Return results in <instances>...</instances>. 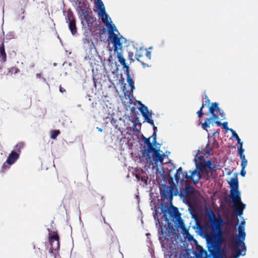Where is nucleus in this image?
Listing matches in <instances>:
<instances>
[{"instance_id": "1", "label": "nucleus", "mask_w": 258, "mask_h": 258, "mask_svg": "<svg viewBox=\"0 0 258 258\" xmlns=\"http://www.w3.org/2000/svg\"><path fill=\"white\" fill-rule=\"evenodd\" d=\"M159 190L161 199L168 200L169 202V204L162 203L160 205L161 212L167 224L166 230L168 233H176L179 229L185 228L184 221L181 218V214L178 208L173 206L172 201L174 196L166 185L161 184L159 186Z\"/></svg>"}, {"instance_id": "2", "label": "nucleus", "mask_w": 258, "mask_h": 258, "mask_svg": "<svg viewBox=\"0 0 258 258\" xmlns=\"http://www.w3.org/2000/svg\"><path fill=\"white\" fill-rule=\"evenodd\" d=\"M228 183L230 186L229 197L236 212L237 216L242 218L243 211L246 208V204L241 201V192L239 189L238 180L231 178Z\"/></svg>"}, {"instance_id": "3", "label": "nucleus", "mask_w": 258, "mask_h": 258, "mask_svg": "<svg viewBox=\"0 0 258 258\" xmlns=\"http://www.w3.org/2000/svg\"><path fill=\"white\" fill-rule=\"evenodd\" d=\"M206 216L208 219L210 225L213 230L214 235L217 239H223V226L224 221L221 216L216 218L213 212L208 206L206 208Z\"/></svg>"}, {"instance_id": "4", "label": "nucleus", "mask_w": 258, "mask_h": 258, "mask_svg": "<svg viewBox=\"0 0 258 258\" xmlns=\"http://www.w3.org/2000/svg\"><path fill=\"white\" fill-rule=\"evenodd\" d=\"M24 147V143L20 142L17 144L13 150L9 154L6 161L2 165V170H6L10 168V166L14 164L16 161L19 158L21 150Z\"/></svg>"}, {"instance_id": "5", "label": "nucleus", "mask_w": 258, "mask_h": 258, "mask_svg": "<svg viewBox=\"0 0 258 258\" xmlns=\"http://www.w3.org/2000/svg\"><path fill=\"white\" fill-rule=\"evenodd\" d=\"M159 215L160 214L157 210H155L153 213L154 219L156 221V227L158 228L159 240L162 245L164 239L170 236L171 235H174L175 233H168V231L166 230L167 227L165 226H163V223L160 221L159 218Z\"/></svg>"}, {"instance_id": "6", "label": "nucleus", "mask_w": 258, "mask_h": 258, "mask_svg": "<svg viewBox=\"0 0 258 258\" xmlns=\"http://www.w3.org/2000/svg\"><path fill=\"white\" fill-rule=\"evenodd\" d=\"M110 41L113 45L114 51L122 50V44L124 43L128 46L130 43L126 38L123 37L121 35L116 33H112L110 35Z\"/></svg>"}, {"instance_id": "7", "label": "nucleus", "mask_w": 258, "mask_h": 258, "mask_svg": "<svg viewBox=\"0 0 258 258\" xmlns=\"http://www.w3.org/2000/svg\"><path fill=\"white\" fill-rule=\"evenodd\" d=\"M66 22L68 24L70 31L72 35H75L77 32L76 20L73 13L71 12H68L66 17Z\"/></svg>"}, {"instance_id": "8", "label": "nucleus", "mask_w": 258, "mask_h": 258, "mask_svg": "<svg viewBox=\"0 0 258 258\" xmlns=\"http://www.w3.org/2000/svg\"><path fill=\"white\" fill-rule=\"evenodd\" d=\"M151 137L146 138L144 135L142 136V141L146 145L144 146L140 151L142 155V157L140 158L141 161H144V157H146V155H147V154L148 153V151L151 148V147H150V145H151Z\"/></svg>"}, {"instance_id": "9", "label": "nucleus", "mask_w": 258, "mask_h": 258, "mask_svg": "<svg viewBox=\"0 0 258 258\" xmlns=\"http://www.w3.org/2000/svg\"><path fill=\"white\" fill-rule=\"evenodd\" d=\"M238 234L236 237V242L238 244H246L245 240L246 238V233L245 231V226L238 225L237 228Z\"/></svg>"}, {"instance_id": "10", "label": "nucleus", "mask_w": 258, "mask_h": 258, "mask_svg": "<svg viewBox=\"0 0 258 258\" xmlns=\"http://www.w3.org/2000/svg\"><path fill=\"white\" fill-rule=\"evenodd\" d=\"M159 147H152L150 148V149L148 151V153L147 154V155H146V157H144V161L146 160L147 161L150 162L151 163H153L152 155H155L157 154L164 153L162 151L160 150L161 144H159Z\"/></svg>"}, {"instance_id": "11", "label": "nucleus", "mask_w": 258, "mask_h": 258, "mask_svg": "<svg viewBox=\"0 0 258 258\" xmlns=\"http://www.w3.org/2000/svg\"><path fill=\"white\" fill-rule=\"evenodd\" d=\"M166 187L172 193V196H173L174 197L178 196L181 199H183V202L186 203L184 199H183V197L185 196V195L184 194L182 190L180 189L179 190H178L177 184H175V183H174L173 185L166 186Z\"/></svg>"}, {"instance_id": "12", "label": "nucleus", "mask_w": 258, "mask_h": 258, "mask_svg": "<svg viewBox=\"0 0 258 258\" xmlns=\"http://www.w3.org/2000/svg\"><path fill=\"white\" fill-rule=\"evenodd\" d=\"M234 247L236 249V252L234 258H239L240 256H244L246 255L247 251L246 244H238L237 243Z\"/></svg>"}, {"instance_id": "13", "label": "nucleus", "mask_w": 258, "mask_h": 258, "mask_svg": "<svg viewBox=\"0 0 258 258\" xmlns=\"http://www.w3.org/2000/svg\"><path fill=\"white\" fill-rule=\"evenodd\" d=\"M59 236L55 232H53L49 235V241L50 245H55L56 247H53V249H59Z\"/></svg>"}, {"instance_id": "14", "label": "nucleus", "mask_w": 258, "mask_h": 258, "mask_svg": "<svg viewBox=\"0 0 258 258\" xmlns=\"http://www.w3.org/2000/svg\"><path fill=\"white\" fill-rule=\"evenodd\" d=\"M126 82L128 84V86L131 88V90H127L126 89L123 93L125 96H127L130 97L135 90V82L131 76H128V77H126Z\"/></svg>"}, {"instance_id": "15", "label": "nucleus", "mask_w": 258, "mask_h": 258, "mask_svg": "<svg viewBox=\"0 0 258 258\" xmlns=\"http://www.w3.org/2000/svg\"><path fill=\"white\" fill-rule=\"evenodd\" d=\"M183 174V169L181 167H179L177 170L176 172L174 174V178L176 182L175 184H178L182 185H183V182L184 181L183 177H181V175Z\"/></svg>"}, {"instance_id": "16", "label": "nucleus", "mask_w": 258, "mask_h": 258, "mask_svg": "<svg viewBox=\"0 0 258 258\" xmlns=\"http://www.w3.org/2000/svg\"><path fill=\"white\" fill-rule=\"evenodd\" d=\"M106 25L107 27L108 32L109 34L108 38L110 40V35L112 33H115V32H117V34L119 35V34H120L119 33L116 27L115 26L114 24L113 23L112 21H110V22Z\"/></svg>"}, {"instance_id": "17", "label": "nucleus", "mask_w": 258, "mask_h": 258, "mask_svg": "<svg viewBox=\"0 0 258 258\" xmlns=\"http://www.w3.org/2000/svg\"><path fill=\"white\" fill-rule=\"evenodd\" d=\"M194 162L195 165L197 166V165H198L200 167H204L205 162V159L203 155L198 156V155H196L195 156Z\"/></svg>"}, {"instance_id": "18", "label": "nucleus", "mask_w": 258, "mask_h": 258, "mask_svg": "<svg viewBox=\"0 0 258 258\" xmlns=\"http://www.w3.org/2000/svg\"><path fill=\"white\" fill-rule=\"evenodd\" d=\"M96 5L98 8V14L99 16V17L102 18V15H104L105 13H107L105 10L104 5L102 0H100L98 3H96Z\"/></svg>"}, {"instance_id": "19", "label": "nucleus", "mask_w": 258, "mask_h": 258, "mask_svg": "<svg viewBox=\"0 0 258 258\" xmlns=\"http://www.w3.org/2000/svg\"><path fill=\"white\" fill-rule=\"evenodd\" d=\"M166 158V155L164 153L157 154L155 155H152L153 163L152 164H156V163H162L163 162L164 158Z\"/></svg>"}, {"instance_id": "20", "label": "nucleus", "mask_w": 258, "mask_h": 258, "mask_svg": "<svg viewBox=\"0 0 258 258\" xmlns=\"http://www.w3.org/2000/svg\"><path fill=\"white\" fill-rule=\"evenodd\" d=\"M154 114L153 111L150 110L149 112H147L146 113H142V116L144 118V120L145 122L148 123L149 124L153 123L154 120L152 119V115Z\"/></svg>"}, {"instance_id": "21", "label": "nucleus", "mask_w": 258, "mask_h": 258, "mask_svg": "<svg viewBox=\"0 0 258 258\" xmlns=\"http://www.w3.org/2000/svg\"><path fill=\"white\" fill-rule=\"evenodd\" d=\"M87 5L85 3H83L81 6H79L77 8L76 11L79 18L81 17L82 15H83L84 13L86 14L88 12L87 10Z\"/></svg>"}, {"instance_id": "22", "label": "nucleus", "mask_w": 258, "mask_h": 258, "mask_svg": "<svg viewBox=\"0 0 258 258\" xmlns=\"http://www.w3.org/2000/svg\"><path fill=\"white\" fill-rule=\"evenodd\" d=\"M108 61L109 62V64L111 66V67H112V66L114 64L115 66V70L112 71V74L115 76H116V77H117L118 74L117 73L118 72V65L117 64V62L115 61H114L113 60V58H112V56L111 55H110L108 59Z\"/></svg>"}, {"instance_id": "23", "label": "nucleus", "mask_w": 258, "mask_h": 258, "mask_svg": "<svg viewBox=\"0 0 258 258\" xmlns=\"http://www.w3.org/2000/svg\"><path fill=\"white\" fill-rule=\"evenodd\" d=\"M115 53H117V58L118 59V60L119 62L121 64V65L123 66L124 64H127L126 63V60L124 58L123 54H122V50H118L117 51H114Z\"/></svg>"}, {"instance_id": "24", "label": "nucleus", "mask_w": 258, "mask_h": 258, "mask_svg": "<svg viewBox=\"0 0 258 258\" xmlns=\"http://www.w3.org/2000/svg\"><path fill=\"white\" fill-rule=\"evenodd\" d=\"M219 103L215 102L212 103L211 106H209V111L210 113H215V112H218L220 109L219 107Z\"/></svg>"}, {"instance_id": "25", "label": "nucleus", "mask_w": 258, "mask_h": 258, "mask_svg": "<svg viewBox=\"0 0 258 258\" xmlns=\"http://www.w3.org/2000/svg\"><path fill=\"white\" fill-rule=\"evenodd\" d=\"M132 121L134 123L133 130L137 133L139 134L140 133V131L137 127V126H140V127H141L142 125V123L139 119V117H136L135 119L134 120H132Z\"/></svg>"}, {"instance_id": "26", "label": "nucleus", "mask_w": 258, "mask_h": 258, "mask_svg": "<svg viewBox=\"0 0 258 258\" xmlns=\"http://www.w3.org/2000/svg\"><path fill=\"white\" fill-rule=\"evenodd\" d=\"M0 58H1L3 62L6 61L7 59V54L5 52L4 43H2L0 44Z\"/></svg>"}, {"instance_id": "27", "label": "nucleus", "mask_w": 258, "mask_h": 258, "mask_svg": "<svg viewBox=\"0 0 258 258\" xmlns=\"http://www.w3.org/2000/svg\"><path fill=\"white\" fill-rule=\"evenodd\" d=\"M205 167H207L208 169L212 170L213 171H216L217 169V167L215 165H212V161L211 160H208L207 161L205 160L204 168Z\"/></svg>"}, {"instance_id": "28", "label": "nucleus", "mask_w": 258, "mask_h": 258, "mask_svg": "<svg viewBox=\"0 0 258 258\" xmlns=\"http://www.w3.org/2000/svg\"><path fill=\"white\" fill-rule=\"evenodd\" d=\"M83 34L85 36H91V33L94 28L88 27V26H82Z\"/></svg>"}, {"instance_id": "29", "label": "nucleus", "mask_w": 258, "mask_h": 258, "mask_svg": "<svg viewBox=\"0 0 258 258\" xmlns=\"http://www.w3.org/2000/svg\"><path fill=\"white\" fill-rule=\"evenodd\" d=\"M203 167H200L199 165H195V169L193 170H191L192 174H193L194 177L198 174L203 173Z\"/></svg>"}, {"instance_id": "30", "label": "nucleus", "mask_w": 258, "mask_h": 258, "mask_svg": "<svg viewBox=\"0 0 258 258\" xmlns=\"http://www.w3.org/2000/svg\"><path fill=\"white\" fill-rule=\"evenodd\" d=\"M91 16H90L89 12H88L86 14L84 13L83 15H82V16L80 17V20L81 21V24L82 26H85V21H86L87 20L89 19Z\"/></svg>"}, {"instance_id": "31", "label": "nucleus", "mask_w": 258, "mask_h": 258, "mask_svg": "<svg viewBox=\"0 0 258 258\" xmlns=\"http://www.w3.org/2000/svg\"><path fill=\"white\" fill-rule=\"evenodd\" d=\"M211 123L210 119L206 118L205 119L204 122L202 123V127L204 130L207 131L208 128H210V124Z\"/></svg>"}, {"instance_id": "32", "label": "nucleus", "mask_w": 258, "mask_h": 258, "mask_svg": "<svg viewBox=\"0 0 258 258\" xmlns=\"http://www.w3.org/2000/svg\"><path fill=\"white\" fill-rule=\"evenodd\" d=\"M60 134L58 130H52L50 132V138L52 140H56L57 137Z\"/></svg>"}, {"instance_id": "33", "label": "nucleus", "mask_w": 258, "mask_h": 258, "mask_svg": "<svg viewBox=\"0 0 258 258\" xmlns=\"http://www.w3.org/2000/svg\"><path fill=\"white\" fill-rule=\"evenodd\" d=\"M62 66L64 68V69L69 72H71L72 71V63L71 62H64L62 64Z\"/></svg>"}, {"instance_id": "34", "label": "nucleus", "mask_w": 258, "mask_h": 258, "mask_svg": "<svg viewBox=\"0 0 258 258\" xmlns=\"http://www.w3.org/2000/svg\"><path fill=\"white\" fill-rule=\"evenodd\" d=\"M94 18L92 17H91L89 19L85 21L86 26H88V27L94 28Z\"/></svg>"}, {"instance_id": "35", "label": "nucleus", "mask_w": 258, "mask_h": 258, "mask_svg": "<svg viewBox=\"0 0 258 258\" xmlns=\"http://www.w3.org/2000/svg\"><path fill=\"white\" fill-rule=\"evenodd\" d=\"M174 238L175 240H179L180 243H182L186 248L187 247L188 244L180 235H175Z\"/></svg>"}, {"instance_id": "36", "label": "nucleus", "mask_w": 258, "mask_h": 258, "mask_svg": "<svg viewBox=\"0 0 258 258\" xmlns=\"http://www.w3.org/2000/svg\"><path fill=\"white\" fill-rule=\"evenodd\" d=\"M244 151L245 150L244 148L237 149L238 154L241 160L246 158L244 154Z\"/></svg>"}, {"instance_id": "37", "label": "nucleus", "mask_w": 258, "mask_h": 258, "mask_svg": "<svg viewBox=\"0 0 258 258\" xmlns=\"http://www.w3.org/2000/svg\"><path fill=\"white\" fill-rule=\"evenodd\" d=\"M142 105H143L139 108V110L142 115V113H143V114L146 113L147 112H149L150 111L148 106H147L145 104H142Z\"/></svg>"}, {"instance_id": "38", "label": "nucleus", "mask_w": 258, "mask_h": 258, "mask_svg": "<svg viewBox=\"0 0 258 258\" xmlns=\"http://www.w3.org/2000/svg\"><path fill=\"white\" fill-rule=\"evenodd\" d=\"M130 64H126L122 66L124 73L126 75V77H128V76H131L130 72Z\"/></svg>"}, {"instance_id": "39", "label": "nucleus", "mask_w": 258, "mask_h": 258, "mask_svg": "<svg viewBox=\"0 0 258 258\" xmlns=\"http://www.w3.org/2000/svg\"><path fill=\"white\" fill-rule=\"evenodd\" d=\"M20 72L19 69L16 67H12L9 69V74L11 75L17 74Z\"/></svg>"}, {"instance_id": "40", "label": "nucleus", "mask_w": 258, "mask_h": 258, "mask_svg": "<svg viewBox=\"0 0 258 258\" xmlns=\"http://www.w3.org/2000/svg\"><path fill=\"white\" fill-rule=\"evenodd\" d=\"M119 83H120L122 85L123 91L124 92L126 90V84L125 83L124 79L122 75H121L120 79L119 80Z\"/></svg>"}, {"instance_id": "41", "label": "nucleus", "mask_w": 258, "mask_h": 258, "mask_svg": "<svg viewBox=\"0 0 258 258\" xmlns=\"http://www.w3.org/2000/svg\"><path fill=\"white\" fill-rule=\"evenodd\" d=\"M104 18V20L105 23H106V25L108 24L110 22V21H111L110 17L107 13H105L104 15H102V18Z\"/></svg>"}, {"instance_id": "42", "label": "nucleus", "mask_w": 258, "mask_h": 258, "mask_svg": "<svg viewBox=\"0 0 258 258\" xmlns=\"http://www.w3.org/2000/svg\"><path fill=\"white\" fill-rule=\"evenodd\" d=\"M205 106H206V105H205L204 104V103L203 102L201 107L197 112L198 116L199 118H201L204 115V113L203 112V109L205 107Z\"/></svg>"}, {"instance_id": "43", "label": "nucleus", "mask_w": 258, "mask_h": 258, "mask_svg": "<svg viewBox=\"0 0 258 258\" xmlns=\"http://www.w3.org/2000/svg\"><path fill=\"white\" fill-rule=\"evenodd\" d=\"M188 172L190 173V175H188L187 174V172H186L185 175H183V174H182V177H183V179L190 178V179H191L193 181V178H194V177L193 176V174H192L191 170H190Z\"/></svg>"}, {"instance_id": "44", "label": "nucleus", "mask_w": 258, "mask_h": 258, "mask_svg": "<svg viewBox=\"0 0 258 258\" xmlns=\"http://www.w3.org/2000/svg\"><path fill=\"white\" fill-rule=\"evenodd\" d=\"M186 237L188 241L192 242L195 240V237L193 235H191L188 231L187 230L185 233Z\"/></svg>"}, {"instance_id": "45", "label": "nucleus", "mask_w": 258, "mask_h": 258, "mask_svg": "<svg viewBox=\"0 0 258 258\" xmlns=\"http://www.w3.org/2000/svg\"><path fill=\"white\" fill-rule=\"evenodd\" d=\"M198 176V178L195 179L193 178V182L195 184H197L200 181V180L204 178L203 173L196 174Z\"/></svg>"}, {"instance_id": "46", "label": "nucleus", "mask_w": 258, "mask_h": 258, "mask_svg": "<svg viewBox=\"0 0 258 258\" xmlns=\"http://www.w3.org/2000/svg\"><path fill=\"white\" fill-rule=\"evenodd\" d=\"M211 116L209 119H210V120L212 122L213 121L218 120L219 119V117L218 115H217L215 113H211Z\"/></svg>"}, {"instance_id": "47", "label": "nucleus", "mask_w": 258, "mask_h": 258, "mask_svg": "<svg viewBox=\"0 0 258 258\" xmlns=\"http://www.w3.org/2000/svg\"><path fill=\"white\" fill-rule=\"evenodd\" d=\"M230 132L231 133L232 137L233 138H234L235 140L237 138L239 139V136L235 130H234L233 128H231Z\"/></svg>"}, {"instance_id": "48", "label": "nucleus", "mask_w": 258, "mask_h": 258, "mask_svg": "<svg viewBox=\"0 0 258 258\" xmlns=\"http://www.w3.org/2000/svg\"><path fill=\"white\" fill-rule=\"evenodd\" d=\"M133 56L134 53L133 52H128V59L130 60V64H131L132 62L134 61V59H133Z\"/></svg>"}, {"instance_id": "49", "label": "nucleus", "mask_w": 258, "mask_h": 258, "mask_svg": "<svg viewBox=\"0 0 258 258\" xmlns=\"http://www.w3.org/2000/svg\"><path fill=\"white\" fill-rule=\"evenodd\" d=\"M247 164V160L245 158L241 160V168H245Z\"/></svg>"}, {"instance_id": "50", "label": "nucleus", "mask_w": 258, "mask_h": 258, "mask_svg": "<svg viewBox=\"0 0 258 258\" xmlns=\"http://www.w3.org/2000/svg\"><path fill=\"white\" fill-rule=\"evenodd\" d=\"M117 119L112 118L110 120L111 124L115 127V128H117L118 125L117 124Z\"/></svg>"}, {"instance_id": "51", "label": "nucleus", "mask_w": 258, "mask_h": 258, "mask_svg": "<svg viewBox=\"0 0 258 258\" xmlns=\"http://www.w3.org/2000/svg\"><path fill=\"white\" fill-rule=\"evenodd\" d=\"M223 126V128L225 130L226 132L229 131L231 130V128L228 127V123L227 121H224L223 122V124L222 125Z\"/></svg>"}, {"instance_id": "52", "label": "nucleus", "mask_w": 258, "mask_h": 258, "mask_svg": "<svg viewBox=\"0 0 258 258\" xmlns=\"http://www.w3.org/2000/svg\"><path fill=\"white\" fill-rule=\"evenodd\" d=\"M236 140L237 142V144H238V146L237 147V149L239 148H243V142L241 141V140L239 137V139H236Z\"/></svg>"}, {"instance_id": "53", "label": "nucleus", "mask_w": 258, "mask_h": 258, "mask_svg": "<svg viewBox=\"0 0 258 258\" xmlns=\"http://www.w3.org/2000/svg\"><path fill=\"white\" fill-rule=\"evenodd\" d=\"M159 143H157V140L154 139L153 140L152 142H151V145H150V147H157V145H159Z\"/></svg>"}, {"instance_id": "54", "label": "nucleus", "mask_w": 258, "mask_h": 258, "mask_svg": "<svg viewBox=\"0 0 258 258\" xmlns=\"http://www.w3.org/2000/svg\"><path fill=\"white\" fill-rule=\"evenodd\" d=\"M190 250V249H187V250L183 253V255L185 258H189L191 257L189 252Z\"/></svg>"}, {"instance_id": "55", "label": "nucleus", "mask_w": 258, "mask_h": 258, "mask_svg": "<svg viewBox=\"0 0 258 258\" xmlns=\"http://www.w3.org/2000/svg\"><path fill=\"white\" fill-rule=\"evenodd\" d=\"M219 113V115H220V116L223 119H226V115H225V113L224 111V110H222V109H220L219 111H218V112Z\"/></svg>"}, {"instance_id": "56", "label": "nucleus", "mask_w": 258, "mask_h": 258, "mask_svg": "<svg viewBox=\"0 0 258 258\" xmlns=\"http://www.w3.org/2000/svg\"><path fill=\"white\" fill-rule=\"evenodd\" d=\"M246 174V171L245 170V168H241V171L240 172V175L242 177H244L245 176Z\"/></svg>"}, {"instance_id": "57", "label": "nucleus", "mask_w": 258, "mask_h": 258, "mask_svg": "<svg viewBox=\"0 0 258 258\" xmlns=\"http://www.w3.org/2000/svg\"><path fill=\"white\" fill-rule=\"evenodd\" d=\"M206 154L207 155H209L210 153V152H211V150H210L209 143L207 144V145L206 146Z\"/></svg>"}, {"instance_id": "58", "label": "nucleus", "mask_w": 258, "mask_h": 258, "mask_svg": "<svg viewBox=\"0 0 258 258\" xmlns=\"http://www.w3.org/2000/svg\"><path fill=\"white\" fill-rule=\"evenodd\" d=\"M53 247H56V245H51V248H50V249L49 250V252L51 254H52L53 253V251H56V250H58V249H53Z\"/></svg>"}, {"instance_id": "59", "label": "nucleus", "mask_w": 258, "mask_h": 258, "mask_svg": "<svg viewBox=\"0 0 258 258\" xmlns=\"http://www.w3.org/2000/svg\"><path fill=\"white\" fill-rule=\"evenodd\" d=\"M190 188H192V187L191 186H186L184 188L183 191L185 195L187 194L188 190L190 189Z\"/></svg>"}, {"instance_id": "60", "label": "nucleus", "mask_w": 258, "mask_h": 258, "mask_svg": "<svg viewBox=\"0 0 258 258\" xmlns=\"http://www.w3.org/2000/svg\"><path fill=\"white\" fill-rule=\"evenodd\" d=\"M137 60L138 61L140 62L142 65L143 66V67L144 68L146 67H149V65L145 62H144L143 61H141V60H140L139 59H138V58L137 57Z\"/></svg>"}, {"instance_id": "61", "label": "nucleus", "mask_w": 258, "mask_h": 258, "mask_svg": "<svg viewBox=\"0 0 258 258\" xmlns=\"http://www.w3.org/2000/svg\"><path fill=\"white\" fill-rule=\"evenodd\" d=\"M150 125L153 126V133H157L158 131V128L155 125L154 122H153V124H150Z\"/></svg>"}, {"instance_id": "62", "label": "nucleus", "mask_w": 258, "mask_h": 258, "mask_svg": "<svg viewBox=\"0 0 258 258\" xmlns=\"http://www.w3.org/2000/svg\"><path fill=\"white\" fill-rule=\"evenodd\" d=\"M205 102H206L207 104L209 106L210 104V100L209 99L207 94H205Z\"/></svg>"}, {"instance_id": "63", "label": "nucleus", "mask_w": 258, "mask_h": 258, "mask_svg": "<svg viewBox=\"0 0 258 258\" xmlns=\"http://www.w3.org/2000/svg\"><path fill=\"white\" fill-rule=\"evenodd\" d=\"M146 57L149 59H151V52L149 51H147L146 53Z\"/></svg>"}, {"instance_id": "64", "label": "nucleus", "mask_w": 258, "mask_h": 258, "mask_svg": "<svg viewBox=\"0 0 258 258\" xmlns=\"http://www.w3.org/2000/svg\"><path fill=\"white\" fill-rule=\"evenodd\" d=\"M214 122L216 124V125L218 126H221L223 124V122H221L220 121H219L218 120L215 121Z\"/></svg>"}]
</instances>
